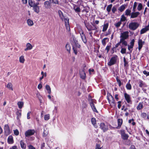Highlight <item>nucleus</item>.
<instances>
[{
	"label": "nucleus",
	"instance_id": "f257e3e1",
	"mask_svg": "<svg viewBox=\"0 0 149 149\" xmlns=\"http://www.w3.org/2000/svg\"><path fill=\"white\" fill-rule=\"evenodd\" d=\"M58 13L61 19L63 21L64 20L65 25L67 31H70V28L69 24V20L68 18H65L63 13L61 10H58Z\"/></svg>",
	"mask_w": 149,
	"mask_h": 149
},
{
	"label": "nucleus",
	"instance_id": "f03ea898",
	"mask_svg": "<svg viewBox=\"0 0 149 149\" xmlns=\"http://www.w3.org/2000/svg\"><path fill=\"white\" fill-rule=\"evenodd\" d=\"M77 28L78 32L80 34L82 41L84 43H86L87 42V40L86 36L83 31L81 29V27L80 26H78Z\"/></svg>",
	"mask_w": 149,
	"mask_h": 149
},
{
	"label": "nucleus",
	"instance_id": "7ed1b4c3",
	"mask_svg": "<svg viewBox=\"0 0 149 149\" xmlns=\"http://www.w3.org/2000/svg\"><path fill=\"white\" fill-rule=\"evenodd\" d=\"M139 26V24L138 23L132 22L129 24L128 27L130 29L134 30L137 29Z\"/></svg>",
	"mask_w": 149,
	"mask_h": 149
},
{
	"label": "nucleus",
	"instance_id": "20e7f679",
	"mask_svg": "<svg viewBox=\"0 0 149 149\" xmlns=\"http://www.w3.org/2000/svg\"><path fill=\"white\" fill-rule=\"evenodd\" d=\"M85 24L86 27L88 31L92 30H97V27L96 26L93 25V27L91 24L88 23H85Z\"/></svg>",
	"mask_w": 149,
	"mask_h": 149
},
{
	"label": "nucleus",
	"instance_id": "39448f33",
	"mask_svg": "<svg viewBox=\"0 0 149 149\" xmlns=\"http://www.w3.org/2000/svg\"><path fill=\"white\" fill-rule=\"evenodd\" d=\"M108 100L110 105L112 107H115L116 104L115 103L113 97L111 95H109L108 97Z\"/></svg>",
	"mask_w": 149,
	"mask_h": 149
},
{
	"label": "nucleus",
	"instance_id": "423d86ee",
	"mask_svg": "<svg viewBox=\"0 0 149 149\" xmlns=\"http://www.w3.org/2000/svg\"><path fill=\"white\" fill-rule=\"evenodd\" d=\"M118 57L117 56H115L112 57L110 59L109 62L108 63V65L109 66L114 64L116 62Z\"/></svg>",
	"mask_w": 149,
	"mask_h": 149
},
{
	"label": "nucleus",
	"instance_id": "0eeeda50",
	"mask_svg": "<svg viewBox=\"0 0 149 149\" xmlns=\"http://www.w3.org/2000/svg\"><path fill=\"white\" fill-rule=\"evenodd\" d=\"M35 132L34 130H28L25 133V135L26 137H29L33 135Z\"/></svg>",
	"mask_w": 149,
	"mask_h": 149
},
{
	"label": "nucleus",
	"instance_id": "6e6552de",
	"mask_svg": "<svg viewBox=\"0 0 149 149\" xmlns=\"http://www.w3.org/2000/svg\"><path fill=\"white\" fill-rule=\"evenodd\" d=\"M129 37V32L126 31L121 33L120 34V39L125 40L127 39Z\"/></svg>",
	"mask_w": 149,
	"mask_h": 149
},
{
	"label": "nucleus",
	"instance_id": "1a4fd4ad",
	"mask_svg": "<svg viewBox=\"0 0 149 149\" xmlns=\"http://www.w3.org/2000/svg\"><path fill=\"white\" fill-rule=\"evenodd\" d=\"M124 95V97L127 102L128 103H131L132 102L130 95L126 93H125Z\"/></svg>",
	"mask_w": 149,
	"mask_h": 149
},
{
	"label": "nucleus",
	"instance_id": "9d476101",
	"mask_svg": "<svg viewBox=\"0 0 149 149\" xmlns=\"http://www.w3.org/2000/svg\"><path fill=\"white\" fill-rule=\"evenodd\" d=\"M4 130L5 134L7 135L10 133L9 126L8 125H6L4 126Z\"/></svg>",
	"mask_w": 149,
	"mask_h": 149
},
{
	"label": "nucleus",
	"instance_id": "9b49d317",
	"mask_svg": "<svg viewBox=\"0 0 149 149\" xmlns=\"http://www.w3.org/2000/svg\"><path fill=\"white\" fill-rule=\"evenodd\" d=\"M100 126L101 129L103 130L104 132L107 131L108 129L107 126L103 123H101Z\"/></svg>",
	"mask_w": 149,
	"mask_h": 149
},
{
	"label": "nucleus",
	"instance_id": "f8f14e48",
	"mask_svg": "<svg viewBox=\"0 0 149 149\" xmlns=\"http://www.w3.org/2000/svg\"><path fill=\"white\" fill-rule=\"evenodd\" d=\"M121 134L122 138L126 140L127 139L128 136L126 134L123 130H121L120 131Z\"/></svg>",
	"mask_w": 149,
	"mask_h": 149
},
{
	"label": "nucleus",
	"instance_id": "ddd939ff",
	"mask_svg": "<svg viewBox=\"0 0 149 149\" xmlns=\"http://www.w3.org/2000/svg\"><path fill=\"white\" fill-rule=\"evenodd\" d=\"M144 43V42L142 41L141 39H139L138 41L139 46L138 49L139 51L140 50L142 47Z\"/></svg>",
	"mask_w": 149,
	"mask_h": 149
},
{
	"label": "nucleus",
	"instance_id": "4468645a",
	"mask_svg": "<svg viewBox=\"0 0 149 149\" xmlns=\"http://www.w3.org/2000/svg\"><path fill=\"white\" fill-rule=\"evenodd\" d=\"M39 4V3H37V4H36L33 8V9L34 11L36 13H38L40 12V8L38 5Z\"/></svg>",
	"mask_w": 149,
	"mask_h": 149
},
{
	"label": "nucleus",
	"instance_id": "2eb2a0df",
	"mask_svg": "<svg viewBox=\"0 0 149 149\" xmlns=\"http://www.w3.org/2000/svg\"><path fill=\"white\" fill-rule=\"evenodd\" d=\"M26 48H25L24 50L25 51H27L33 48V46L30 43H27L26 45Z\"/></svg>",
	"mask_w": 149,
	"mask_h": 149
},
{
	"label": "nucleus",
	"instance_id": "dca6fc26",
	"mask_svg": "<svg viewBox=\"0 0 149 149\" xmlns=\"http://www.w3.org/2000/svg\"><path fill=\"white\" fill-rule=\"evenodd\" d=\"M26 23L29 26H32L34 25L33 21L30 19H27Z\"/></svg>",
	"mask_w": 149,
	"mask_h": 149
},
{
	"label": "nucleus",
	"instance_id": "f3484780",
	"mask_svg": "<svg viewBox=\"0 0 149 149\" xmlns=\"http://www.w3.org/2000/svg\"><path fill=\"white\" fill-rule=\"evenodd\" d=\"M149 31V27L147 26L142 29L140 31L141 34H143L147 31Z\"/></svg>",
	"mask_w": 149,
	"mask_h": 149
},
{
	"label": "nucleus",
	"instance_id": "a211bd4d",
	"mask_svg": "<svg viewBox=\"0 0 149 149\" xmlns=\"http://www.w3.org/2000/svg\"><path fill=\"white\" fill-rule=\"evenodd\" d=\"M6 87H7L9 90L13 91V87L12 84L10 83H8L5 86Z\"/></svg>",
	"mask_w": 149,
	"mask_h": 149
},
{
	"label": "nucleus",
	"instance_id": "6ab92c4d",
	"mask_svg": "<svg viewBox=\"0 0 149 149\" xmlns=\"http://www.w3.org/2000/svg\"><path fill=\"white\" fill-rule=\"evenodd\" d=\"M44 7L46 9H48L50 8V3L48 1H46L44 3Z\"/></svg>",
	"mask_w": 149,
	"mask_h": 149
},
{
	"label": "nucleus",
	"instance_id": "aec40b11",
	"mask_svg": "<svg viewBox=\"0 0 149 149\" xmlns=\"http://www.w3.org/2000/svg\"><path fill=\"white\" fill-rule=\"evenodd\" d=\"M140 13L139 12H136L132 13L131 15V18H134L137 17L139 14Z\"/></svg>",
	"mask_w": 149,
	"mask_h": 149
},
{
	"label": "nucleus",
	"instance_id": "412c9836",
	"mask_svg": "<svg viewBox=\"0 0 149 149\" xmlns=\"http://www.w3.org/2000/svg\"><path fill=\"white\" fill-rule=\"evenodd\" d=\"M80 76L81 78L83 79H85L86 77V73L84 70H82L80 72Z\"/></svg>",
	"mask_w": 149,
	"mask_h": 149
},
{
	"label": "nucleus",
	"instance_id": "4be33fe9",
	"mask_svg": "<svg viewBox=\"0 0 149 149\" xmlns=\"http://www.w3.org/2000/svg\"><path fill=\"white\" fill-rule=\"evenodd\" d=\"M28 3L29 5L31 7H33L36 4H37V3H35L34 2H33L31 0H29Z\"/></svg>",
	"mask_w": 149,
	"mask_h": 149
},
{
	"label": "nucleus",
	"instance_id": "5701e85b",
	"mask_svg": "<svg viewBox=\"0 0 149 149\" xmlns=\"http://www.w3.org/2000/svg\"><path fill=\"white\" fill-rule=\"evenodd\" d=\"M91 123L95 128L97 127V126L96 123V120L94 118H93L91 119Z\"/></svg>",
	"mask_w": 149,
	"mask_h": 149
},
{
	"label": "nucleus",
	"instance_id": "b1692460",
	"mask_svg": "<svg viewBox=\"0 0 149 149\" xmlns=\"http://www.w3.org/2000/svg\"><path fill=\"white\" fill-rule=\"evenodd\" d=\"M125 40L120 39V42L118 44L122 43V45L126 46L127 45V42Z\"/></svg>",
	"mask_w": 149,
	"mask_h": 149
},
{
	"label": "nucleus",
	"instance_id": "393cba45",
	"mask_svg": "<svg viewBox=\"0 0 149 149\" xmlns=\"http://www.w3.org/2000/svg\"><path fill=\"white\" fill-rule=\"evenodd\" d=\"M130 80H129L128 82L126 84L125 87L128 90H130L132 88V86L131 84H130Z\"/></svg>",
	"mask_w": 149,
	"mask_h": 149
},
{
	"label": "nucleus",
	"instance_id": "a878e982",
	"mask_svg": "<svg viewBox=\"0 0 149 149\" xmlns=\"http://www.w3.org/2000/svg\"><path fill=\"white\" fill-rule=\"evenodd\" d=\"M143 102H140L139 103L136 109L138 110H139L142 109L143 108Z\"/></svg>",
	"mask_w": 149,
	"mask_h": 149
},
{
	"label": "nucleus",
	"instance_id": "bb28decb",
	"mask_svg": "<svg viewBox=\"0 0 149 149\" xmlns=\"http://www.w3.org/2000/svg\"><path fill=\"white\" fill-rule=\"evenodd\" d=\"M90 105L92 109V110L94 111L97 112V111L96 108V107L94 104L93 102L90 103Z\"/></svg>",
	"mask_w": 149,
	"mask_h": 149
},
{
	"label": "nucleus",
	"instance_id": "cd10ccee",
	"mask_svg": "<svg viewBox=\"0 0 149 149\" xmlns=\"http://www.w3.org/2000/svg\"><path fill=\"white\" fill-rule=\"evenodd\" d=\"M20 143L21 148L23 149H25L26 148V144L23 142L22 140L20 141Z\"/></svg>",
	"mask_w": 149,
	"mask_h": 149
},
{
	"label": "nucleus",
	"instance_id": "c85d7f7f",
	"mask_svg": "<svg viewBox=\"0 0 149 149\" xmlns=\"http://www.w3.org/2000/svg\"><path fill=\"white\" fill-rule=\"evenodd\" d=\"M108 23H106L104 24L102 30L103 32H104L107 30L108 27Z\"/></svg>",
	"mask_w": 149,
	"mask_h": 149
},
{
	"label": "nucleus",
	"instance_id": "c756f323",
	"mask_svg": "<svg viewBox=\"0 0 149 149\" xmlns=\"http://www.w3.org/2000/svg\"><path fill=\"white\" fill-rule=\"evenodd\" d=\"M108 42L109 41V39L107 38H104L102 40V45L105 46L106 44V41Z\"/></svg>",
	"mask_w": 149,
	"mask_h": 149
},
{
	"label": "nucleus",
	"instance_id": "7c9ffc66",
	"mask_svg": "<svg viewBox=\"0 0 149 149\" xmlns=\"http://www.w3.org/2000/svg\"><path fill=\"white\" fill-rule=\"evenodd\" d=\"M17 105L19 108L21 109L22 108L24 105V102H22L19 101L17 102Z\"/></svg>",
	"mask_w": 149,
	"mask_h": 149
},
{
	"label": "nucleus",
	"instance_id": "2f4dec72",
	"mask_svg": "<svg viewBox=\"0 0 149 149\" xmlns=\"http://www.w3.org/2000/svg\"><path fill=\"white\" fill-rule=\"evenodd\" d=\"M45 88L46 90L47 91V93L50 94L51 93V89L50 86L48 85H47L46 86Z\"/></svg>",
	"mask_w": 149,
	"mask_h": 149
},
{
	"label": "nucleus",
	"instance_id": "473e14b6",
	"mask_svg": "<svg viewBox=\"0 0 149 149\" xmlns=\"http://www.w3.org/2000/svg\"><path fill=\"white\" fill-rule=\"evenodd\" d=\"M126 6L125 5H123L121 6L119 8L118 10L120 12H122L123 11L125 8Z\"/></svg>",
	"mask_w": 149,
	"mask_h": 149
},
{
	"label": "nucleus",
	"instance_id": "72a5a7b5",
	"mask_svg": "<svg viewBox=\"0 0 149 149\" xmlns=\"http://www.w3.org/2000/svg\"><path fill=\"white\" fill-rule=\"evenodd\" d=\"M139 86L141 88L144 87L146 86L145 84L141 80L139 81Z\"/></svg>",
	"mask_w": 149,
	"mask_h": 149
},
{
	"label": "nucleus",
	"instance_id": "f704fd0d",
	"mask_svg": "<svg viewBox=\"0 0 149 149\" xmlns=\"http://www.w3.org/2000/svg\"><path fill=\"white\" fill-rule=\"evenodd\" d=\"M65 48L67 51L69 53H70L71 49L70 45L69 44H67L65 46Z\"/></svg>",
	"mask_w": 149,
	"mask_h": 149
},
{
	"label": "nucleus",
	"instance_id": "c9c22d12",
	"mask_svg": "<svg viewBox=\"0 0 149 149\" xmlns=\"http://www.w3.org/2000/svg\"><path fill=\"white\" fill-rule=\"evenodd\" d=\"M25 61L24 56H22L19 57V61L20 63H24Z\"/></svg>",
	"mask_w": 149,
	"mask_h": 149
},
{
	"label": "nucleus",
	"instance_id": "e433bc0d",
	"mask_svg": "<svg viewBox=\"0 0 149 149\" xmlns=\"http://www.w3.org/2000/svg\"><path fill=\"white\" fill-rule=\"evenodd\" d=\"M16 114L17 116V118L18 119L21 116V111L19 110L17 112Z\"/></svg>",
	"mask_w": 149,
	"mask_h": 149
},
{
	"label": "nucleus",
	"instance_id": "4c0bfd02",
	"mask_svg": "<svg viewBox=\"0 0 149 149\" xmlns=\"http://www.w3.org/2000/svg\"><path fill=\"white\" fill-rule=\"evenodd\" d=\"M50 116L49 114L45 115L44 116V120H48L50 118Z\"/></svg>",
	"mask_w": 149,
	"mask_h": 149
},
{
	"label": "nucleus",
	"instance_id": "58836bf2",
	"mask_svg": "<svg viewBox=\"0 0 149 149\" xmlns=\"http://www.w3.org/2000/svg\"><path fill=\"white\" fill-rule=\"evenodd\" d=\"M112 6V4H111L108 6H107V7L106 10L108 13H109L111 11V8Z\"/></svg>",
	"mask_w": 149,
	"mask_h": 149
},
{
	"label": "nucleus",
	"instance_id": "ea45409f",
	"mask_svg": "<svg viewBox=\"0 0 149 149\" xmlns=\"http://www.w3.org/2000/svg\"><path fill=\"white\" fill-rule=\"evenodd\" d=\"M137 3L135 2H134L132 8V11L134 12L135 11V9L137 5Z\"/></svg>",
	"mask_w": 149,
	"mask_h": 149
},
{
	"label": "nucleus",
	"instance_id": "a19ab883",
	"mask_svg": "<svg viewBox=\"0 0 149 149\" xmlns=\"http://www.w3.org/2000/svg\"><path fill=\"white\" fill-rule=\"evenodd\" d=\"M118 126L120 127L123 123V120L122 119H118Z\"/></svg>",
	"mask_w": 149,
	"mask_h": 149
},
{
	"label": "nucleus",
	"instance_id": "79ce46f5",
	"mask_svg": "<svg viewBox=\"0 0 149 149\" xmlns=\"http://www.w3.org/2000/svg\"><path fill=\"white\" fill-rule=\"evenodd\" d=\"M44 131L43 132V135L44 136H45L48 134V130L46 128H44Z\"/></svg>",
	"mask_w": 149,
	"mask_h": 149
},
{
	"label": "nucleus",
	"instance_id": "37998d69",
	"mask_svg": "<svg viewBox=\"0 0 149 149\" xmlns=\"http://www.w3.org/2000/svg\"><path fill=\"white\" fill-rule=\"evenodd\" d=\"M126 20V18L124 15H123L121 16V17L120 19V21L122 22L125 21Z\"/></svg>",
	"mask_w": 149,
	"mask_h": 149
},
{
	"label": "nucleus",
	"instance_id": "c03bdc74",
	"mask_svg": "<svg viewBox=\"0 0 149 149\" xmlns=\"http://www.w3.org/2000/svg\"><path fill=\"white\" fill-rule=\"evenodd\" d=\"M121 24V21H120L119 22H118L117 23H116L114 24V25L116 27L118 28L120 26Z\"/></svg>",
	"mask_w": 149,
	"mask_h": 149
},
{
	"label": "nucleus",
	"instance_id": "a18cd8bd",
	"mask_svg": "<svg viewBox=\"0 0 149 149\" xmlns=\"http://www.w3.org/2000/svg\"><path fill=\"white\" fill-rule=\"evenodd\" d=\"M131 12V10L129 9H127L125 11V15H130V13Z\"/></svg>",
	"mask_w": 149,
	"mask_h": 149
},
{
	"label": "nucleus",
	"instance_id": "49530a36",
	"mask_svg": "<svg viewBox=\"0 0 149 149\" xmlns=\"http://www.w3.org/2000/svg\"><path fill=\"white\" fill-rule=\"evenodd\" d=\"M142 8V4L141 3H139L137 9L138 10L140 11L141 10Z\"/></svg>",
	"mask_w": 149,
	"mask_h": 149
},
{
	"label": "nucleus",
	"instance_id": "de8ad7c7",
	"mask_svg": "<svg viewBox=\"0 0 149 149\" xmlns=\"http://www.w3.org/2000/svg\"><path fill=\"white\" fill-rule=\"evenodd\" d=\"M74 9L76 12H80V9L79 7H74Z\"/></svg>",
	"mask_w": 149,
	"mask_h": 149
},
{
	"label": "nucleus",
	"instance_id": "09e8293b",
	"mask_svg": "<svg viewBox=\"0 0 149 149\" xmlns=\"http://www.w3.org/2000/svg\"><path fill=\"white\" fill-rule=\"evenodd\" d=\"M80 44H79L78 42H77V41L76 42H75V45L74 46L76 48H79L80 47Z\"/></svg>",
	"mask_w": 149,
	"mask_h": 149
},
{
	"label": "nucleus",
	"instance_id": "8fccbe9b",
	"mask_svg": "<svg viewBox=\"0 0 149 149\" xmlns=\"http://www.w3.org/2000/svg\"><path fill=\"white\" fill-rule=\"evenodd\" d=\"M51 3L55 4H58V0H50Z\"/></svg>",
	"mask_w": 149,
	"mask_h": 149
},
{
	"label": "nucleus",
	"instance_id": "3c124183",
	"mask_svg": "<svg viewBox=\"0 0 149 149\" xmlns=\"http://www.w3.org/2000/svg\"><path fill=\"white\" fill-rule=\"evenodd\" d=\"M117 82L118 83L119 86L120 87L121 86L122 83L120 80L118 78L116 79Z\"/></svg>",
	"mask_w": 149,
	"mask_h": 149
},
{
	"label": "nucleus",
	"instance_id": "603ef678",
	"mask_svg": "<svg viewBox=\"0 0 149 149\" xmlns=\"http://www.w3.org/2000/svg\"><path fill=\"white\" fill-rule=\"evenodd\" d=\"M126 49L125 48H122L121 49L120 52L122 54H125L126 53Z\"/></svg>",
	"mask_w": 149,
	"mask_h": 149
},
{
	"label": "nucleus",
	"instance_id": "864d4df0",
	"mask_svg": "<svg viewBox=\"0 0 149 149\" xmlns=\"http://www.w3.org/2000/svg\"><path fill=\"white\" fill-rule=\"evenodd\" d=\"M146 115V114L145 113H142L141 114V116L143 118H145Z\"/></svg>",
	"mask_w": 149,
	"mask_h": 149
},
{
	"label": "nucleus",
	"instance_id": "5fc2aeb1",
	"mask_svg": "<svg viewBox=\"0 0 149 149\" xmlns=\"http://www.w3.org/2000/svg\"><path fill=\"white\" fill-rule=\"evenodd\" d=\"M73 48L74 53L76 55L77 53V48L76 47H75L74 46L73 47Z\"/></svg>",
	"mask_w": 149,
	"mask_h": 149
},
{
	"label": "nucleus",
	"instance_id": "6e6d98bb",
	"mask_svg": "<svg viewBox=\"0 0 149 149\" xmlns=\"http://www.w3.org/2000/svg\"><path fill=\"white\" fill-rule=\"evenodd\" d=\"M143 73L145 75H146V76H149V72H148L146 70L143 71Z\"/></svg>",
	"mask_w": 149,
	"mask_h": 149
},
{
	"label": "nucleus",
	"instance_id": "4d7b16f0",
	"mask_svg": "<svg viewBox=\"0 0 149 149\" xmlns=\"http://www.w3.org/2000/svg\"><path fill=\"white\" fill-rule=\"evenodd\" d=\"M134 39H132L130 43V45L134 46Z\"/></svg>",
	"mask_w": 149,
	"mask_h": 149
},
{
	"label": "nucleus",
	"instance_id": "13d9d810",
	"mask_svg": "<svg viewBox=\"0 0 149 149\" xmlns=\"http://www.w3.org/2000/svg\"><path fill=\"white\" fill-rule=\"evenodd\" d=\"M95 149H101L99 144H97L95 147Z\"/></svg>",
	"mask_w": 149,
	"mask_h": 149
},
{
	"label": "nucleus",
	"instance_id": "bf43d9fd",
	"mask_svg": "<svg viewBox=\"0 0 149 149\" xmlns=\"http://www.w3.org/2000/svg\"><path fill=\"white\" fill-rule=\"evenodd\" d=\"M14 134L16 135H17L19 134V132L17 130H14Z\"/></svg>",
	"mask_w": 149,
	"mask_h": 149
},
{
	"label": "nucleus",
	"instance_id": "052dcab7",
	"mask_svg": "<svg viewBox=\"0 0 149 149\" xmlns=\"http://www.w3.org/2000/svg\"><path fill=\"white\" fill-rule=\"evenodd\" d=\"M133 47V46L131 45H128V49L129 50L131 51V52H132V50H131V49H132Z\"/></svg>",
	"mask_w": 149,
	"mask_h": 149
},
{
	"label": "nucleus",
	"instance_id": "680f3d73",
	"mask_svg": "<svg viewBox=\"0 0 149 149\" xmlns=\"http://www.w3.org/2000/svg\"><path fill=\"white\" fill-rule=\"evenodd\" d=\"M116 10V8L115 7H113L112 9V11L113 13H114Z\"/></svg>",
	"mask_w": 149,
	"mask_h": 149
},
{
	"label": "nucleus",
	"instance_id": "e2e57ef3",
	"mask_svg": "<svg viewBox=\"0 0 149 149\" xmlns=\"http://www.w3.org/2000/svg\"><path fill=\"white\" fill-rule=\"evenodd\" d=\"M31 113V111L29 112L27 114V118L29 119L30 118V113Z\"/></svg>",
	"mask_w": 149,
	"mask_h": 149
},
{
	"label": "nucleus",
	"instance_id": "0e129e2a",
	"mask_svg": "<svg viewBox=\"0 0 149 149\" xmlns=\"http://www.w3.org/2000/svg\"><path fill=\"white\" fill-rule=\"evenodd\" d=\"M29 149H36L33 146L30 145L29 146Z\"/></svg>",
	"mask_w": 149,
	"mask_h": 149
},
{
	"label": "nucleus",
	"instance_id": "69168bd1",
	"mask_svg": "<svg viewBox=\"0 0 149 149\" xmlns=\"http://www.w3.org/2000/svg\"><path fill=\"white\" fill-rule=\"evenodd\" d=\"M42 84H40L38 85V89H40L42 88Z\"/></svg>",
	"mask_w": 149,
	"mask_h": 149
},
{
	"label": "nucleus",
	"instance_id": "338daca9",
	"mask_svg": "<svg viewBox=\"0 0 149 149\" xmlns=\"http://www.w3.org/2000/svg\"><path fill=\"white\" fill-rule=\"evenodd\" d=\"M9 149H17V148L16 146H14L10 148Z\"/></svg>",
	"mask_w": 149,
	"mask_h": 149
},
{
	"label": "nucleus",
	"instance_id": "774afa93",
	"mask_svg": "<svg viewBox=\"0 0 149 149\" xmlns=\"http://www.w3.org/2000/svg\"><path fill=\"white\" fill-rule=\"evenodd\" d=\"M130 149H136V148L134 145H132L131 146Z\"/></svg>",
	"mask_w": 149,
	"mask_h": 149
}]
</instances>
